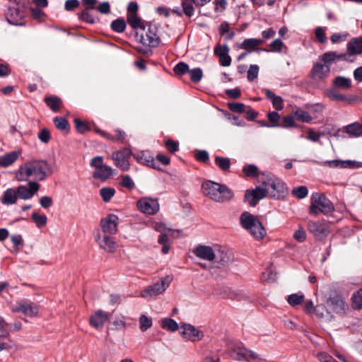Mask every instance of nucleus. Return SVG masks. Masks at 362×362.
Wrapping results in <instances>:
<instances>
[{"instance_id": "1", "label": "nucleus", "mask_w": 362, "mask_h": 362, "mask_svg": "<svg viewBox=\"0 0 362 362\" xmlns=\"http://www.w3.org/2000/svg\"><path fill=\"white\" fill-rule=\"evenodd\" d=\"M338 53L329 51L322 54L310 71V76L315 81H321L327 78L330 74V66L339 62Z\"/></svg>"}, {"instance_id": "2", "label": "nucleus", "mask_w": 362, "mask_h": 362, "mask_svg": "<svg viewBox=\"0 0 362 362\" xmlns=\"http://www.w3.org/2000/svg\"><path fill=\"white\" fill-rule=\"evenodd\" d=\"M202 188L205 196L217 202H227L233 197V192L225 185L206 181Z\"/></svg>"}, {"instance_id": "3", "label": "nucleus", "mask_w": 362, "mask_h": 362, "mask_svg": "<svg viewBox=\"0 0 362 362\" xmlns=\"http://www.w3.org/2000/svg\"><path fill=\"white\" fill-rule=\"evenodd\" d=\"M334 210L332 202L323 194L314 193L311 196L310 212L317 215L320 212L327 214Z\"/></svg>"}, {"instance_id": "4", "label": "nucleus", "mask_w": 362, "mask_h": 362, "mask_svg": "<svg viewBox=\"0 0 362 362\" xmlns=\"http://www.w3.org/2000/svg\"><path fill=\"white\" fill-rule=\"evenodd\" d=\"M362 54V35L351 38L346 45L345 53L338 54L340 61L353 62L354 57Z\"/></svg>"}, {"instance_id": "5", "label": "nucleus", "mask_w": 362, "mask_h": 362, "mask_svg": "<svg viewBox=\"0 0 362 362\" xmlns=\"http://www.w3.org/2000/svg\"><path fill=\"white\" fill-rule=\"evenodd\" d=\"M172 279L173 278L170 276H166L160 279L158 282L141 291V296L143 298L156 297L163 293L169 287Z\"/></svg>"}, {"instance_id": "6", "label": "nucleus", "mask_w": 362, "mask_h": 362, "mask_svg": "<svg viewBox=\"0 0 362 362\" xmlns=\"http://www.w3.org/2000/svg\"><path fill=\"white\" fill-rule=\"evenodd\" d=\"M28 162L32 169L33 177L40 181L45 180L52 173L50 166L44 160H33Z\"/></svg>"}, {"instance_id": "7", "label": "nucleus", "mask_w": 362, "mask_h": 362, "mask_svg": "<svg viewBox=\"0 0 362 362\" xmlns=\"http://www.w3.org/2000/svg\"><path fill=\"white\" fill-rule=\"evenodd\" d=\"M264 175L265 178L262 180V182L267 189H269L272 197H279L285 192L286 185L281 180L270 173L264 174Z\"/></svg>"}, {"instance_id": "8", "label": "nucleus", "mask_w": 362, "mask_h": 362, "mask_svg": "<svg viewBox=\"0 0 362 362\" xmlns=\"http://www.w3.org/2000/svg\"><path fill=\"white\" fill-rule=\"evenodd\" d=\"M230 356L235 361L249 362L250 359H256L258 354L240 344L234 345L229 351Z\"/></svg>"}, {"instance_id": "9", "label": "nucleus", "mask_w": 362, "mask_h": 362, "mask_svg": "<svg viewBox=\"0 0 362 362\" xmlns=\"http://www.w3.org/2000/svg\"><path fill=\"white\" fill-rule=\"evenodd\" d=\"M132 151L128 148L112 153L111 158L115 165L123 171H127L130 168L129 158Z\"/></svg>"}, {"instance_id": "10", "label": "nucleus", "mask_w": 362, "mask_h": 362, "mask_svg": "<svg viewBox=\"0 0 362 362\" xmlns=\"http://www.w3.org/2000/svg\"><path fill=\"white\" fill-rule=\"evenodd\" d=\"M141 42L149 47H156L160 43L158 28L155 24L148 25L145 34L141 36Z\"/></svg>"}, {"instance_id": "11", "label": "nucleus", "mask_w": 362, "mask_h": 362, "mask_svg": "<svg viewBox=\"0 0 362 362\" xmlns=\"http://www.w3.org/2000/svg\"><path fill=\"white\" fill-rule=\"evenodd\" d=\"M137 207L140 211L148 215L156 214L160 209L157 199L143 197L137 202Z\"/></svg>"}, {"instance_id": "12", "label": "nucleus", "mask_w": 362, "mask_h": 362, "mask_svg": "<svg viewBox=\"0 0 362 362\" xmlns=\"http://www.w3.org/2000/svg\"><path fill=\"white\" fill-rule=\"evenodd\" d=\"M180 334L191 341H198L203 339L204 332L196 328L191 324L182 323L180 327Z\"/></svg>"}, {"instance_id": "13", "label": "nucleus", "mask_w": 362, "mask_h": 362, "mask_svg": "<svg viewBox=\"0 0 362 362\" xmlns=\"http://www.w3.org/2000/svg\"><path fill=\"white\" fill-rule=\"evenodd\" d=\"M100 248L108 253H115L118 247L115 238L107 234H98L96 238Z\"/></svg>"}, {"instance_id": "14", "label": "nucleus", "mask_w": 362, "mask_h": 362, "mask_svg": "<svg viewBox=\"0 0 362 362\" xmlns=\"http://www.w3.org/2000/svg\"><path fill=\"white\" fill-rule=\"evenodd\" d=\"M118 217L115 214H108L100 220V226L102 228L100 234H115L117 231Z\"/></svg>"}, {"instance_id": "15", "label": "nucleus", "mask_w": 362, "mask_h": 362, "mask_svg": "<svg viewBox=\"0 0 362 362\" xmlns=\"http://www.w3.org/2000/svg\"><path fill=\"white\" fill-rule=\"evenodd\" d=\"M40 185L35 181H30L28 186L19 185L16 188L18 197L23 200L33 198L34 194L39 190Z\"/></svg>"}, {"instance_id": "16", "label": "nucleus", "mask_w": 362, "mask_h": 362, "mask_svg": "<svg viewBox=\"0 0 362 362\" xmlns=\"http://www.w3.org/2000/svg\"><path fill=\"white\" fill-rule=\"evenodd\" d=\"M308 230L317 240L325 238L329 233L328 224L321 221L309 222Z\"/></svg>"}, {"instance_id": "17", "label": "nucleus", "mask_w": 362, "mask_h": 362, "mask_svg": "<svg viewBox=\"0 0 362 362\" xmlns=\"http://www.w3.org/2000/svg\"><path fill=\"white\" fill-rule=\"evenodd\" d=\"M267 192H269V189L257 187L253 190H247L245 192V198L251 206H255L259 200L266 197Z\"/></svg>"}, {"instance_id": "18", "label": "nucleus", "mask_w": 362, "mask_h": 362, "mask_svg": "<svg viewBox=\"0 0 362 362\" xmlns=\"http://www.w3.org/2000/svg\"><path fill=\"white\" fill-rule=\"evenodd\" d=\"M12 311L14 313L21 312L25 315L32 317L37 314L38 308L33 303L23 301L13 306Z\"/></svg>"}, {"instance_id": "19", "label": "nucleus", "mask_w": 362, "mask_h": 362, "mask_svg": "<svg viewBox=\"0 0 362 362\" xmlns=\"http://www.w3.org/2000/svg\"><path fill=\"white\" fill-rule=\"evenodd\" d=\"M108 319L109 315L107 313L102 310H98L90 317L89 324L96 329H101Z\"/></svg>"}, {"instance_id": "20", "label": "nucleus", "mask_w": 362, "mask_h": 362, "mask_svg": "<svg viewBox=\"0 0 362 362\" xmlns=\"http://www.w3.org/2000/svg\"><path fill=\"white\" fill-rule=\"evenodd\" d=\"M216 250V245L213 246L199 245L194 250V255L204 260L211 262L214 259V252Z\"/></svg>"}, {"instance_id": "21", "label": "nucleus", "mask_w": 362, "mask_h": 362, "mask_svg": "<svg viewBox=\"0 0 362 362\" xmlns=\"http://www.w3.org/2000/svg\"><path fill=\"white\" fill-rule=\"evenodd\" d=\"M240 221L241 226L247 231L252 228V227H259V228H261V222L257 217L247 211L241 214Z\"/></svg>"}, {"instance_id": "22", "label": "nucleus", "mask_w": 362, "mask_h": 362, "mask_svg": "<svg viewBox=\"0 0 362 362\" xmlns=\"http://www.w3.org/2000/svg\"><path fill=\"white\" fill-rule=\"evenodd\" d=\"M324 165L333 168H358L362 167V163L352 161V160H326L323 163Z\"/></svg>"}, {"instance_id": "23", "label": "nucleus", "mask_w": 362, "mask_h": 362, "mask_svg": "<svg viewBox=\"0 0 362 362\" xmlns=\"http://www.w3.org/2000/svg\"><path fill=\"white\" fill-rule=\"evenodd\" d=\"M327 96L332 101L346 102L348 103H351L357 98L356 95H346L340 93L338 89L334 87H332L327 90Z\"/></svg>"}, {"instance_id": "24", "label": "nucleus", "mask_w": 362, "mask_h": 362, "mask_svg": "<svg viewBox=\"0 0 362 362\" xmlns=\"http://www.w3.org/2000/svg\"><path fill=\"white\" fill-rule=\"evenodd\" d=\"M327 304L329 308L339 315H344L346 313V304L343 298L339 296L329 298Z\"/></svg>"}, {"instance_id": "25", "label": "nucleus", "mask_w": 362, "mask_h": 362, "mask_svg": "<svg viewBox=\"0 0 362 362\" xmlns=\"http://www.w3.org/2000/svg\"><path fill=\"white\" fill-rule=\"evenodd\" d=\"M214 255V259L213 261L218 263L220 266H226L231 261L230 253L220 245H216Z\"/></svg>"}, {"instance_id": "26", "label": "nucleus", "mask_w": 362, "mask_h": 362, "mask_svg": "<svg viewBox=\"0 0 362 362\" xmlns=\"http://www.w3.org/2000/svg\"><path fill=\"white\" fill-rule=\"evenodd\" d=\"M23 13L17 8H9L6 18L8 22L14 25H23Z\"/></svg>"}, {"instance_id": "27", "label": "nucleus", "mask_w": 362, "mask_h": 362, "mask_svg": "<svg viewBox=\"0 0 362 362\" xmlns=\"http://www.w3.org/2000/svg\"><path fill=\"white\" fill-rule=\"evenodd\" d=\"M31 176H33V174L28 161L20 165L15 172V178L18 182H26Z\"/></svg>"}, {"instance_id": "28", "label": "nucleus", "mask_w": 362, "mask_h": 362, "mask_svg": "<svg viewBox=\"0 0 362 362\" xmlns=\"http://www.w3.org/2000/svg\"><path fill=\"white\" fill-rule=\"evenodd\" d=\"M138 163L142 165L156 168L154 164L153 156L148 151H140L133 155Z\"/></svg>"}, {"instance_id": "29", "label": "nucleus", "mask_w": 362, "mask_h": 362, "mask_svg": "<svg viewBox=\"0 0 362 362\" xmlns=\"http://www.w3.org/2000/svg\"><path fill=\"white\" fill-rule=\"evenodd\" d=\"M344 132L350 137L362 136V118L359 122H355L344 127Z\"/></svg>"}, {"instance_id": "30", "label": "nucleus", "mask_w": 362, "mask_h": 362, "mask_svg": "<svg viewBox=\"0 0 362 362\" xmlns=\"http://www.w3.org/2000/svg\"><path fill=\"white\" fill-rule=\"evenodd\" d=\"M18 201V195L16 189H7L1 197V202L4 205L15 204Z\"/></svg>"}, {"instance_id": "31", "label": "nucleus", "mask_w": 362, "mask_h": 362, "mask_svg": "<svg viewBox=\"0 0 362 362\" xmlns=\"http://www.w3.org/2000/svg\"><path fill=\"white\" fill-rule=\"evenodd\" d=\"M332 84L333 87L344 90H349L352 86L351 78L341 76L335 77L332 81Z\"/></svg>"}, {"instance_id": "32", "label": "nucleus", "mask_w": 362, "mask_h": 362, "mask_svg": "<svg viewBox=\"0 0 362 362\" xmlns=\"http://www.w3.org/2000/svg\"><path fill=\"white\" fill-rule=\"evenodd\" d=\"M112 174V169L111 167L103 165V166L94 170L93 176L95 179H99L102 181L106 180Z\"/></svg>"}, {"instance_id": "33", "label": "nucleus", "mask_w": 362, "mask_h": 362, "mask_svg": "<svg viewBox=\"0 0 362 362\" xmlns=\"http://www.w3.org/2000/svg\"><path fill=\"white\" fill-rule=\"evenodd\" d=\"M20 152L11 151L0 156V166L8 167L12 165L19 157Z\"/></svg>"}, {"instance_id": "34", "label": "nucleus", "mask_w": 362, "mask_h": 362, "mask_svg": "<svg viewBox=\"0 0 362 362\" xmlns=\"http://www.w3.org/2000/svg\"><path fill=\"white\" fill-rule=\"evenodd\" d=\"M263 42L261 39L250 38L245 40L241 44L240 47L246 49L248 52L255 50V49Z\"/></svg>"}, {"instance_id": "35", "label": "nucleus", "mask_w": 362, "mask_h": 362, "mask_svg": "<svg viewBox=\"0 0 362 362\" xmlns=\"http://www.w3.org/2000/svg\"><path fill=\"white\" fill-rule=\"evenodd\" d=\"M160 325L163 329L170 332H175L180 327L178 324L171 318L163 319Z\"/></svg>"}, {"instance_id": "36", "label": "nucleus", "mask_w": 362, "mask_h": 362, "mask_svg": "<svg viewBox=\"0 0 362 362\" xmlns=\"http://www.w3.org/2000/svg\"><path fill=\"white\" fill-rule=\"evenodd\" d=\"M127 18L128 23L133 29L145 28L141 22V19L137 16V14H127Z\"/></svg>"}, {"instance_id": "37", "label": "nucleus", "mask_w": 362, "mask_h": 362, "mask_svg": "<svg viewBox=\"0 0 362 362\" xmlns=\"http://www.w3.org/2000/svg\"><path fill=\"white\" fill-rule=\"evenodd\" d=\"M351 306L354 309H362V288L352 295Z\"/></svg>"}, {"instance_id": "38", "label": "nucleus", "mask_w": 362, "mask_h": 362, "mask_svg": "<svg viewBox=\"0 0 362 362\" xmlns=\"http://www.w3.org/2000/svg\"><path fill=\"white\" fill-rule=\"evenodd\" d=\"M45 102L54 112H57L60 109V103L62 101L56 96L47 97L45 98Z\"/></svg>"}, {"instance_id": "39", "label": "nucleus", "mask_w": 362, "mask_h": 362, "mask_svg": "<svg viewBox=\"0 0 362 362\" xmlns=\"http://www.w3.org/2000/svg\"><path fill=\"white\" fill-rule=\"evenodd\" d=\"M293 113L296 119L302 122H310L313 119L309 113L300 108H296Z\"/></svg>"}, {"instance_id": "40", "label": "nucleus", "mask_w": 362, "mask_h": 362, "mask_svg": "<svg viewBox=\"0 0 362 362\" xmlns=\"http://www.w3.org/2000/svg\"><path fill=\"white\" fill-rule=\"evenodd\" d=\"M193 4H194V0H182V1L183 13L188 17L194 15V8Z\"/></svg>"}, {"instance_id": "41", "label": "nucleus", "mask_w": 362, "mask_h": 362, "mask_svg": "<svg viewBox=\"0 0 362 362\" xmlns=\"http://www.w3.org/2000/svg\"><path fill=\"white\" fill-rule=\"evenodd\" d=\"M31 218L38 228H42L47 223V218L45 214H40L37 212H33Z\"/></svg>"}, {"instance_id": "42", "label": "nucleus", "mask_w": 362, "mask_h": 362, "mask_svg": "<svg viewBox=\"0 0 362 362\" xmlns=\"http://www.w3.org/2000/svg\"><path fill=\"white\" fill-rule=\"evenodd\" d=\"M126 22L122 18H118L111 23V28L117 33H122L126 28Z\"/></svg>"}, {"instance_id": "43", "label": "nucleus", "mask_w": 362, "mask_h": 362, "mask_svg": "<svg viewBox=\"0 0 362 362\" xmlns=\"http://www.w3.org/2000/svg\"><path fill=\"white\" fill-rule=\"evenodd\" d=\"M115 193V189L112 187H103L100 189V195L105 202H108Z\"/></svg>"}, {"instance_id": "44", "label": "nucleus", "mask_w": 362, "mask_h": 362, "mask_svg": "<svg viewBox=\"0 0 362 362\" xmlns=\"http://www.w3.org/2000/svg\"><path fill=\"white\" fill-rule=\"evenodd\" d=\"M215 163L222 170H227L230 168V160L228 158L216 156L215 157Z\"/></svg>"}, {"instance_id": "45", "label": "nucleus", "mask_w": 362, "mask_h": 362, "mask_svg": "<svg viewBox=\"0 0 362 362\" xmlns=\"http://www.w3.org/2000/svg\"><path fill=\"white\" fill-rule=\"evenodd\" d=\"M291 194L293 197L298 199H303L307 197L308 189L305 186H300L292 189Z\"/></svg>"}, {"instance_id": "46", "label": "nucleus", "mask_w": 362, "mask_h": 362, "mask_svg": "<svg viewBox=\"0 0 362 362\" xmlns=\"http://www.w3.org/2000/svg\"><path fill=\"white\" fill-rule=\"evenodd\" d=\"M220 33L222 35H225L227 40H231L235 35L233 31L230 30L229 24L227 22L221 23L220 25Z\"/></svg>"}, {"instance_id": "47", "label": "nucleus", "mask_w": 362, "mask_h": 362, "mask_svg": "<svg viewBox=\"0 0 362 362\" xmlns=\"http://www.w3.org/2000/svg\"><path fill=\"white\" fill-rule=\"evenodd\" d=\"M152 320L145 315H141L139 317V328L142 332L146 331L152 326Z\"/></svg>"}, {"instance_id": "48", "label": "nucleus", "mask_w": 362, "mask_h": 362, "mask_svg": "<svg viewBox=\"0 0 362 362\" xmlns=\"http://www.w3.org/2000/svg\"><path fill=\"white\" fill-rule=\"evenodd\" d=\"M91 9L85 8L81 13L79 18L88 23H94L97 18L90 13Z\"/></svg>"}, {"instance_id": "49", "label": "nucleus", "mask_w": 362, "mask_h": 362, "mask_svg": "<svg viewBox=\"0 0 362 362\" xmlns=\"http://www.w3.org/2000/svg\"><path fill=\"white\" fill-rule=\"evenodd\" d=\"M248 232L257 240H260L266 235V230L261 223V228L259 227H252Z\"/></svg>"}, {"instance_id": "50", "label": "nucleus", "mask_w": 362, "mask_h": 362, "mask_svg": "<svg viewBox=\"0 0 362 362\" xmlns=\"http://www.w3.org/2000/svg\"><path fill=\"white\" fill-rule=\"evenodd\" d=\"M304 300V295L303 294H291L288 296L287 301L288 303L292 305L296 306L300 304Z\"/></svg>"}, {"instance_id": "51", "label": "nucleus", "mask_w": 362, "mask_h": 362, "mask_svg": "<svg viewBox=\"0 0 362 362\" xmlns=\"http://www.w3.org/2000/svg\"><path fill=\"white\" fill-rule=\"evenodd\" d=\"M190 78L192 81L197 83L200 81L203 77V72L200 68H195L189 71Z\"/></svg>"}, {"instance_id": "52", "label": "nucleus", "mask_w": 362, "mask_h": 362, "mask_svg": "<svg viewBox=\"0 0 362 362\" xmlns=\"http://www.w3.org/2000/svg\"><path fill=\"white\" fill-rule=\"evenodd\" d=\"M54 123L56 127L59 130H65L69 127L67 120L62 117H56L54 119Z\"/></svg>"}, {"instance_id": "53", "label": "nucleus", "mask_w": 362, "mask_h": 362, "mask_svg": "<svg viewBox=\"0 0 362 362\" xmlns=\"http://www.w3.org/2000/svg\"><path fill=\"white\" fill-rule=\"evenodd\" d=\"M305 310L308 313H312L315 310L317 315L320 317H324V315L322 312H320V306H317L316 308H314V305L312 300H308L305 305Z\"/></svg>"}, {"instance_id": "54", "label": "nucleus", "mask_w": 362, "mask_h": 362, "mask_svg": "<svg viewBox=\"0 0 362 362\" xmlns=\"http://www.w3.org/2000/svg\"><path fill=\"white\" fill-rule=\"evenodd\" d=\"M243 170L247 177H256L258 175V168L252 164L245 166Z\"/></svg>"}, {"instance_id": "55", "label": "nucleus", "mask_w": 362, "mask_h": 362, "mask_svg": "<svg viewBox=\"0 0 362 362\" xmlns=\"http://www.w3.org/2000/svg\"><path fill=\"white\" fill-rule=\"evenodd\" d=\"M74 124L79 133H84L89 129L88 123L85 121L81 120L80 119H75Z\"/></svg>"}, {"instance_id": "56", "label": "nucleus", "mask_w": 362, "mask_h": 362, "mask_svg": "<svg viewBox=\"0 0 362 362\" xmlns=\"http://www.w3.org/2000/svg\"><path fill=\"white\" fill-rule=\"evenodd\" d=\"M189 66L185 62H179L174 68V71L177 75H183L189 73Z\"/></svg>"}, {"instance_id": "57", "label": "nucleus", "mask_w": 362, "mask_h": 362, "mask_svg": "<svg viewBox=\"0 0 362 362\" xmlns=\"http://www.w3.org/2000/svg\"><path fill=\"white\" fill-rule=\"evenodd\" d=\"M259 74V66L255 64L250 65L247 71V79L249 81H252L257 78Z\"/></svg>"}, {"instance_id": "58", "label": "nucleus", "mask_w": 362, "mask_h": 362, "mask_svg": "<svg viewBox=\"0 0 362 362\" xmlns=\"http://www.w3.org/2000/svg\"><path fill=\"white\" fill-rule=\"evenodd\" d=\"M245 105L240 103H230L228 104V108L234 112H244L245 111Z\"/></svg>"}, {"instance_id": "59", "label": "nucleus", "mask_w": 362, "mask_h": 362, "mask_svg": "<svg viewBox=\"0 0 362 362\" xmlns=\"http://www.w3.org/2000/svg\"><path fill=\"white\" fill-rule=\"evenodd\" d=\"M321 136H322L321 133L315 132L312 128H309L308 129L307 139L313 142H317L320 140Z\"/></svg>"}, {"instance_id": "60", "label": "nucleus", "mask_w": 362, "mask_h": 362, "mask_svg": "<svg viewBox=\"0 0 362 362\" xmlns=\"http://www.w3.org/2000/svg\"><path fill=\"white\" fill-rule=\"evenodd\" d=\"M50 133L48 129L43 128L38 134V139L41 142L47 144L50 140Z\"/></svg>"}, {"instance_id": "61", "label": "nucleus", "mask_w": 362, "mask_h": 362, "mask_svg": "<svg viewBox=\"0 0 362 362\" xmlns=\"http://www.w3.org/2000/svg\"><path fill=\"white\" fill-rule=\"evenodd\" d=\"M112 324L115 326L116 329H120L124 328L127 326L126 318L124 316H122V315L117 317L113 321Z\"/></svg>"}, {"instance_id": "62", "label": "nucleus", "mask_w": 362, "mask_h": 362, "mask_svg": "<svg viewBox=\"0 0 362 362\" xmlns=\"http://www.w3.org/2000/svg\"><path fill=\"white\" fill-rule=\"evenodd\" d=\"M122 185L123 187L132 189L135 187V184L129 175H124L122 177Z\"/></svg>"}, {"instance_id": "63", "label": "nucleus", "mask_w": 362, "mask_h": 362, "mask_svg": "<svg viewBox=\"0 0 362 362\" xmlns=\"http://www.w3.org/2000/svg\"><path fill=\"white\" fill-rule=\"evenodd\" d=\"M95 8L102 14H108L110 11V6L107 1L100 3Z\"/></svg>"}, {"instance_id": "64", "label": "nucleus", "mask_w": 362, "mask_h": 362, "mask_svg": "<svg viewBox=\"0 0 362 362\" xmlns=\"http://www.w3.org/2000/svg\"><path fill=\"white\" fill-rule=\"evenodd\" d=\"M315 37L318 41L321 43H324L327 41L325 30L321 27H317L315 29Z\"/></svg>"}]
</instances>
